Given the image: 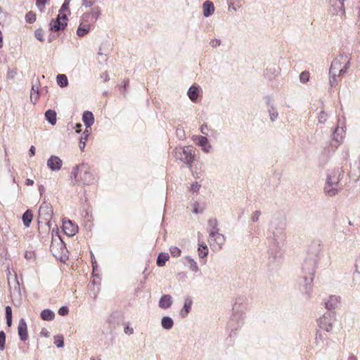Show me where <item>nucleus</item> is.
Returning <instances> with one entry per match:
<instances>
[{"mask_svg": "<svg viewBox=\"0 0 360 360\" xmlns=\"http://www.w3.org/2000/svg\"><path fill=\"white\" fill-rule=\"evenodd\" d=\"M25 184H26V185H27V186H32V185H33V184H34V181H33V180H32V179H27L26 180V183H25Z\"/></svg>", "mask_w": 360, "mask_h": 360, "instance_id": "774afa93", "label": "nucleus"}, {"mask_svg": "<svg viewBox=\"0 0 360 360\" xmlns=\"http://www.w3.org/2000/svg\"><path fill=\"white\" fill-rule=\"evenodd\" d=\"M245 309V305L244 304V299L243 297L237 298L234 304L233 305L232 316H238L239 318L243 319Z\"/></svg>", "mask_w": 360, "mask_h": 360, "instance_id": "ddd939ff", "label": "nucleus"}, {"mask_svg": "<svg viewBox=\"0 0 360 360\" xmlns=\"http://www.w3.org/2000/svg\"><path fill=\"white\" fill-rule=\"evenodd\" d=\"M172 304V298L169 295H162L159 300V307L161 309H168L171 307Z\"/></svg>", "mask_w": 360, "mask_h": 360, "instance_id": "4be33fe9", "label": "nucleus"}, {"mask_svg": "<svg viewBox=\"0 0 360 360\" xmlns=\"http://www.w3.org/2000/svg\"><path fill=\"white\" fill-rule=\"evenodd\" d=\"M33 218V214L31 210H27L22 215V221L23 224L25 227H29L30 226L31 221Z\"/></svg>", "mask_w": 360, "mask_h": 360, "instance_id": "c85d7f7f", "label": "nucleus"}, {"mask_svg": "<svg viewBox=\"0 0 360 360\" xmlns=\"http://www.w3.org/2000/svg\"><path fill=\"white\" fill-rule=\"evenodd\" d=\"M196 143L199 146H202V136H197V138H196Z\"/></svg>", "mask_w": 360, "mask_h": 360, "instance_id": "680f3d73", "label": "nucleus"}, {"mask_svg": "<svg viewBox=\"0 0 360 360\" xmlns=\"http://www.w3.org/2000/svg\"><path fill=\"white\" fill-rule=\"evenodd\" d=\"M198 206H199V203L195 202L194 204L193 210V213L198 214L199 212Z\"/></svg>", "mask_w": 360, "mask_h": 360, "instance_id": "e2e57ef3", "label": "nucleus"}, {"mask_svg": "<svg viewBox=\"0 0 360 360\" xmlns=\"http://www.w3.org/2000/svg\"><path fill=\"white\" fill-rule=\"evenodd\" d=\"M340 302V297L335 295L330 296L329 299L325 303L326 308L328 310H331L335 309L338 306V304Z\"/></svg>", "mask_w": 360, "mask_h": 360, "instance_id": "5701e85b", "label": "nucleus"}, {"mask_svg": "<svg viewBox=\"0 0 360 360\" xmlns=\"http://www.w3.org/2000/svg\"><path fill=\"white\" fill-rule=\"evenodd\" d=\"M8 283L10 290V296L13 302L20 304L22 298V294L17 276L14 275L12 278H8Z\"/></svg>", "mask_w": 360, "mask_h": 360, "instance_id": "0eeeda50", "label": "nucleus"}, {"mask_svg": "<svg viewBox=\"0 0 360 360\" xmlns=\"http://www.w3.org/2000/svg\"><path fill=\"white\" fill-rule=\"evenodd\" d=\"M63 162L60 158L56 155H51L47 160V167L51 171H58L60 169Z\"/></svg>", "mask_w": 360, "mask_h": 360, "instance_id": "2eb2a0df", "label": "nucleus"}, {"mask_svg": "<svg viewBox=\"0 0 360 360\" xmlns=\"http://www.w3.org/2000/svg\"><path fill=\"white\" fill-rule=\"evenodd\" d=\"M50 250L53 255L57 259H63L65 256L66 248L63 241L60 237L58 239H53L50 245Z\"/></svg>", "mask_w": 360, "mask_h": 360, "instance_id": "1a4fd4ad", "label": "nucleus"}, {"mask_svg": "<svg viewBox=\"0 0 360 360\" xmlns=\"http://www.w3.org/2000/svg\"><path fill=\"white\" fill-rule=\"evenodd\" d=\"M309 72L304 71L300 75V79L302 82L305 83L309 81Z\"/></svg>", "mask_w": 360, "mask_h": 360, "instance_id": "37998d69", "label": "nucleus"}, {"mask_svg": "<svg viewBox=\"0 0 360 360\" xmlns=\"http://www.w3.org/2000/svg\"><path fill=\"white\" fill-rule=\"evenodd\" d=\"M79 172L81 174V165L74 167L71 173L70 178L72 180L75 181L74 184L79 182V180L77 179V175Z\"/></svg>", "mask_w": 360, "mask_h": 360, "instance_id": "f704fd0d", "label": "nucleus"}, {"mask_svg": "<svg viewBox=\"0 0 360 360\" xmlns=\"http://www.w3.org/2000/svg\"><path fill=\"white\" fill-rule=\"evenodd\" d=\"M192 303V300L190 297H186L185 299L184 307L180 311V315L181 317L187 316L191 309Z\"/></svg>", "mask_w": 360, "mask_h": 360, "instance_id": "b1692460", "label": "nucleus"}, {"mask_svg": "<svg viewBox=\"0 0 360 360\" xmlns=\"http://www.w3.org/2000/svg\"><path fill=\"white\" fill-rule=\"evenodd\" d=\"M267 105L269 106L268 111L269 113L270 119L271 121H274L278 117V112L276 108L273 105H270V100L268 99Z\"/></svg>", "mask_w": 360, "mask_h": 360, "instance_id": "72a5a7b5", "label": "nucleus"}, {"mask_svg": "<svg viewBox=\"0 0 360 360\" xmlns=\"http://www.w3.org/2000/svg\"><path fill=\"white\" fill-rule=\"evenodd\" d=\"M82 121L86 126V129L90 128L94 123V116L91 111L86 110L82 115Z\"/></svg>", "mask_w": 360, "mask_h": 360, "instance_id": "412c9836", "label": "nucleus"}, {"mask_svg": "<svg viewBox=\"0 0 360 360\" xmlns=\"http://www.w3.org/2000/svg\"><path fill=\"white\" fill-rule=\"evenodd\" d=\"M338 1L339 5H338V7L339 8V11L342 12V14L345 13V6H344V1L345 0H337Z\"/></svg>", "mask_w": 360, "mask_h": 360, "instance_id": "4d7b16f0", "label": "nucleus"}, {"mask_svg": "<svg viewBox=\"0 0 360 360\" xmlns=\"http://www.w3.org/2000/svg\"><path fill=\"white\" fill-rule=\"evenodd\" d=\"M6 344V333L1 330L0 331V350L3 351L5 349Z\"/></svg>", "mask_w": 360, "mask_h": 360, "instance_id": "79ce46f5", "label": "nucleus"}, {"mask_svg": "<svg viewBox=\"0 0 360 360\" xmlns=\"http://www.w3.org/2000/svg\"><path fill=\"white\" fill-rule=\"evenodd\" d=\"M46 120L51 124L55 125L57 121L56 112L53 110H48L45 112Z\"/></svg>", "mask_w": 360, "mask_h": 360, "instance_id": "a878e982", "label": "nucleus"}, {"mask_svg": "<svg viewBox=\"0 0 360 360\" xmlns=\"http://www.w3.org/2000/svg\"><path fill=\"white\" fill-rule=\"evenodd\" d=\"M260 216H261V212L259 210H256L253 212L251 219L253 222H257L259 221Z\"/></svg>", "mask_w": 360, "mask_h": 360, "instance_id": "de8ad7c7", "label": "nucleus"}, {"mask_svg": "<svg viewBox=\"0 0 360 360\" xmlns=\"http://www.w3.org/2000/svg\"><path fill=\"white\" fill-rule=\"evenodd\" d=\"M344 134V130L342 128L336 127L335 131L332 135V141L331 146L335 148H337L339 146L340 141L342 139V134Z\"/></svg>", "mask_w": 360, "mask_h": 360, "instance_id": "a211bd4d", "label": "nucleus"}, {"mask_svg": "<svg viewBox=\"0 0 360 360\" xmlns=\"http://www.w3.org/2000/svg\"><path fill=\"white\" fill-rule=\"evenodd\" d=\"M70 2V1H65V0L64 1L62 6L60 7V8L59 10V13L63 14L62 13L64 11H69Z\"/></svg>", "mask_w": 360, "mask_h": 360, "instance_id": "a18cd8bd", "label": "nucleus"}, {"mask_svg": "<svg viewBox=\"0 0 360 360\" xmlns=\"http://www.w3.org/2000/svg\"><path fill=\"white\" fill-rule=\"evenodd\" d=\"M95 179L93 174L90 171V168L87 164L82 163L81 165V175L79 181L83 184H91Z\"/></svg>", "mask_w": 360, "mask_h": 360, "instance_id": "f8f14e48", "label": "nucleus"}, {"mask_svg": "<svg viewBox=\"0 0 360 360\" xmlns=\"http://www.w3.org/2000/svg\"><path fill=\"white\" fill-rule=\"evenodd\" d=\"M18 333L20 340L26 341L28 339L27 323L24 319L19 321Z\"/></svg>", "mask_w": 360, "mask_h": 360, "instance_id": "f3484780", "label": "nucleus"}, {"mask_svg": "<svg viewBox=\"0 0 360 360\" xmlns=\"http://www.w3.org/2000/svg\"><path fill=\"white\" fill-rule=\"evenodd\" d=\"M221 44V41L219 39H212L209 42V45L212 48H217V46H220Z\"/></svg>", "mask_w": 360, "mask_h": 360, "instance_id": "c03bdc74", "label": "nucleus"}, {"mask_svg": "<svg viewBox=\"0 0 360 360\" xmlns=\"http://www.w3.org/2000/svg\"><path fill=\"white\" fill-rule=\"evenodd\" d=\"M186 259L189 264V269L191 271L196 272L198 270L197 263L190 257H187Z\"/></svg>", "mask_w": 360, "mask_h": 360, "instance_id": "4c0bfd02", "label": "nucleus"}, {"mask_svg": "<svg viewBox=\"0 0 360 360\" xmlns=\"http://www.w3.org/2000/svg\"><path fill=\"white\" fill-rule=\"evenodd\" d=\"M68 16L66 14L59 13L56 19H52L49 23V30L56 32L65 30L68 26Z\"/></svg>", "mask_w": 360, "mask_h": 360, "instance_id": "9d476101", "label": "nucleus"}, {"mask_svg": "<svg viewBox=\"0 0 360 360\" xmlns=\"http://www.w3.org/2000/svg\"><path fill=\"white\" fill-rule=\"evenodd\" d=\"M176 136L180 139H182L184 138L185 136V134H184V131L182 128L181 127H177L176 130Z\"/></svg>", "mask_w": 360, "mask_h": 360, "instance_id": "864d4df0", "label": "nucleus"}, {"mask_svg": "<svg viewBox=\"0 0 360 360\" xmlns=\"http://www.w3.org/2000/svg\"><path fill=\"white\" fill-rule=\"evenodd\" d=\"M25 20L28 23H33L36 20V15L32 11H29L25 15Z\"/></svg>", "mask_w": 360, "mask_h": 360, "instance_id": "ea45409f", "label": "nucleus"}, {"mask_svg": "<svg viewBox=\"0 0 360 360\" xmlns=\"http://www.w3.org/2000/svg\"><path fill=\"white\" fill-rule=\"evenodd\" d=\"M56 82L60 87H65L68 85V77L64 74H59L57 75Z\"/></svg>", "mask_w": 360, "mask_h": 360, "instance_id": "2f4dec72", "label": "nucleus"}, {"mask_svg": "<svg viewBox=\"0 0 360 360\" xmlns=\"http://www.w3.org/2000/svg\"><path fill=\"white\" fill-rule=\"evenodd\" d=\"M326 118H327V115L325 113L324 111H321L319 115V122L320 123H324L326 120Z\"/></svg>", "mask_w": 360, "mask_h": 360, "instance_id": "5fc2aeb1", "label": "nucleus"}, {"mask_svg": "<svg viewBox=\"0 0 360 360\" xmlns=\"http://www.w3.org/2000/svg\"><path fill=\"white\" fill-rule=\"evenodd\" d=\"M101 14V11L98 6L94 7L90 12L85 13L82 15L84 20H88L91 17L94 22H96Z\"/></svg>", "mask_w": 360, "mask_h": 360, "instance_id": "aec40b11", "label": "nucleus"}, {"mask_svg": "<svg viewBox=\"0 0 360 360\" xmlns=\"http://www.w3.org/2000/svg\"><path fill=\"white\" fill-rule=\"evenodd\" d=\"M95 2H96L95 0H83L82 6H84L86 8L90 7V6H93L95 4Z\"/></svg>", "mask_w": 360, "mask_h": 360, "instance_id": "8fccbe9b", "label": "nucleus"}, {"mask_svg": "<svg viewBox=\"0 0 360 360\" xmlns=\"http://www.w3.org/2000/svg\"><path fill=\"white\" fill-rule=\"evenodd\" d=\"M202 243H201L200 242V240H198V255H199V257L202 258Z\"/></svg>", "mask_w": 360, "mask_h": 360, "instance_id": "bf43d9fd", "label": "nucleus"}, {"mask_svg": "<svg viewBox=\"0 0 360 360\" xmlns=\"http://www.w3.org/2000/svg\"><path fill=\"white\" fill-rule=\"evenodd\" d=\"M89 134H90V131H89V130H88L86 129L82 133V134L81 136V138H80V140H79V147L81 150H83L84 148H85V146H86V141L87 138L89 136Z\"/></svg>", "mask_w": 360, "mask_h": 360, "instance_id": "c756f323", "label": "nucleus"}, {"mask_svg": "<svg viewBox=\"0 0 360 360\" xmlns=\"http://www.w3.org/2000/svg\"><path fill=\"white\" fill-rule=\"evenodd\" d=\"M49 0H36V6L41 13L44 12L45 6Z\"/></svg>", "mask_w": 360, "mask_h": 360, "instance_id": "58836bf2", "label": "nucleus"}, {"mask_svg": "<svg viewBox=\"0 0 360 360\" xmlns=\"http://www.w3.org/2000/svg\"><path fill=\"white\" fill-rule=\"evenodd\" d=\"M124 333L129 335H131L134 333V329L132 328H130L129 326H127L124 327Z\"/></svg>", "mask_w": 360, "mask_h": 360, "instance_id": "052dcab7", "label": "nucleus"}, {"mask_svg": "<svg viewBox=\"0 0 360 360\" xmlns=\"http://www.w3.org/2000/svg\"><path fill=\"white\" fill-rule=\"evenodd\" d=\"M286 228V219L283 214H274L270 223V231L275 243H278L285 238L284 231Z\"/></svg>", "mask_w": 360, "mask_h": 360, "instance_id": "7ed1b4c3", "label": "nucleus"}, {"mask_svg": "<svg viewBox=\"0 0 360 360\" xmlns=\"http://www.w3.org/2000/svg\"><path fill=\"white\" fill-rule=\"evenodd\" d=\"M201 187V185L198 184V182H195L192 184L191 187V191L193 193L198 192Z\"/></svg>", "mask_w": 360, "mask_h": 360, "instance_id": "603ef678", "label": "nucleus"}, {"mask_svg": "<svg viewBox=\"0 0 360 360\" xmlns=\"http://www.w3.org/2000/svg\"><path fill=\"white\" fill-rule=\"evenodd\" d=\"M29 154L32 157V156H34L35 155V148L34 146H32L29 150Z\"/></svg>", "mask_w": 360, "mask_h": 360, "instance_id": "0e129e2a", "label": "nucleus"}, {"mask_svg": "<svg viewBox=\"0 0 360 360\" xmlns=\"http://www.w3.org/2000/svg\"><path fill=\"white\" fill-rule=\"evenodd\" d=\"M16 74V72L14 71V70H12V71H9L8 72V78H13L14 77V75Z\"/></svg>", "mask_w": 360, "mask_h": 360, "instance_id": "69168bd1", "label": "nucleus"}, {"mask_svg": "<svg viewBox=\"0 0 360 360\" xmlns=\"http://www.w3.org/2000/svg\"><path fill=\"white\" fill-rule=\"evenodd\" d=\"M40 316L44 321H52L55 317V314L51 310L46 309L41 311Z\"/></svg>", "mask_w": 360, "mask_h": 360, "instance_id": "cd10ccee", "label": "nucleus"}, {"mask_svg": "<svg viewBox=\"0 0 360 360\" xmlns=\"http://www.w3.org/2000/svg\"><path fill=\"white\" fill-rule=\"evenodd\" d=\"M52 206L46 202L41 203L39 209V222L45 223L50 226V221L53 217Z\"/></svg>", "mask_w": 360, "mask_h": 360, "instance_id": "6e6552de", "label": "nucleus"}, {"mask_svg": "<svg viewBox=\"0 0 360 360\" xmlns=\"http://www.w3.org/2000/svg\"><path fill=\"white\" fill-rule=\"evenodd\" d=\"M351 58L345 54L341 53L332 62L329 70V74L334 75H342L347 72L350 67Z\"/></svg>", "mask_w": 360, "mask_h": 360, "instance_id": "39448f33", "label": "nucleus"}, {"mask_svg": "<svg viewBox=\"0 0 360 360\" xmlns=\"http://www.w3.org/2000/svg\"><path fill=\"white\" fill-rule=\"evenodd\" d=\"M54 344L57 347L61 348L64 346V340L63 335H55L54 336Z\"/></svg>", "mask_w": 360, "mask_h": 360, "instance_id": "e433bc0d", "label": "nucleus"}, {"mask_svg": "<svg viewBox=\"0 0 360 360\" xmlns=\"http://www.w3.org/2000/svg\"><path fill=\"white\" fill-rule=\"evenodd\" d=\"M173 153L176 159L186 164H191L195 158V150L193 147L191 146L184 148H176Z\"/></svg>", "mask_w": 360, "mask_h": 360, "instance_id": "423d86ee", "label": "nucleus"}, {"mask_svg": "<svg viewBox=\"0 0 360 360\" xmlns=\"http://www.w3.org/2000/svg\"><path fill=\"white\" fill-rule=\"evenodd\" d=\"M35 37L40 41H44L43 31L41 29H39V30H36V32H35Z\"/></svg>", "mask_w": 360, "mask_h": 360, "instance_id": "49530a36", "label": "nucleus"}, {"mask_svg": "<svg viewBox=\"0 0 360 360\" xmlns=\"http://www.w3.org/2000/svg\"><path fill=\"white\" fill-rule=\"evenodd\" d=\"M6 324L8 327H10L12 324V317L6 318Z\"/></svg>", "mask_w": 360, "mask_h": 360, "instance_id": "338daca9", "label": "nucleus"}, {"mask_svg": "<svg viewBox=\"0 0 360 360\" xmlns=\"http://www.w3.org/2000/svg\"><path fill=\"white\" fill-rule=\"evenodd\" d=\"M6 318L12 317V309L10 306H6L5 308Z\"/></svg>", "mask_w": 360, "mask_h": 360, "instance_id": "13d9d810", "label": "nucleus"}, {"mask_svg": "<svg viewBox=\"0 0 360 360\" xmlns=\"http://www.w3.org/2000/svg\"><path fill=\"white\" fill-rule=\"evenodd\" d=\"M212 146L208 143V141L206 136H204V152L209 153Z\"/></svg>", "mask_w": 360, "mask_h": 360, "instance_id": "09e8293b", "label": "nucleus"}, {"mask_svg": "<svg viewBox=\"0 0 360 360\" xmlns=\"http://www.w3.org/2000/svg\"><path fill=\"white\" fill-rule=\"evenodd\" d=\"M68 312H69V309H68V307H65V306H63L58 309V314L60 316H65L68 314Z\"/></svg>", "mask_w": 360, "mask_h": 360, "instance_id": "3c124183", "label": "nucleus"}, {"mask_svg": "<svg viewBox=\"0 0 360 360\" xmlns=\"http://www.w3.org/2000/svg\"><path fill=\"white\" fill-rule=\"evenodd\" d=\"M198 88L195 86H192L188 89V96L192 101H195L197 100L198 96Z\"/></svg>", "mask_w": 360, "mask_h": 360, "instance_id": "473e14b6", "label": "nucleus"}, {"mask_svg": "<svg viewBox=\"0 0 360 360\" xmlns=\"http://www.w3.org/2000/svg\"><path fill=\"white\" fill-rule=\"evenodd\" d=\"M323 242L321 239L313 240L307 249L308 257L304 260L302 270L305 274L300 278V285H303L302 290L305 294H309L313 281L314 269L323 255Z\"/></svg>", "mask_w": 360, "mask_h": 360, "instance_id": "f257e3e1", "label": "nucleus"}, {"mask_svg": "<svg viewBox=\"0 0 360 360\" xmlns=\"http://www.w3.org/2000/svg\"><path fill=\"white\" fill-rule=\"evenodd\" d=\"M63 227L64 233L69 236H75L78 231V226L69 219L63 221Z\"/></svg>", "mask_w": 360, "mask_h": 360, "instance_id": "4468645a", "label": "nucleus"}, {"mask_svg": "<svg viewBox=\"0 0 360 360\" xmlns=\"http://www.w3.org/2000/svg\"><path fill=\"white\" fill-rule=\"evenodd\" d=\"M217 225L216 219H210L207 221V231L210 233L209 243L210 247L214 250H220L225 242V237L219 233Z\"/></svg>", "mask_w": 360, "mask_h": 360, "instance_id": "20e7f679", "label": "nucleus"}, {"mask_svg": "<svg viewBox=\"0 0 360 360\" xmlns=\"http://www.w3.org/2000/svg\"><path fill=\"white\" fill-rule=\"evenodd\" d=\"M38 98H39V89H38V87H37L35 89L34 86H32V90H31V95H30L31 101L33 103H35L37 102V101L38 100Z\"/></svg>", "mask_w": 360, "mask_h": 360, "instance_id": "c9c22d12", "label": "nucleus"}, {"mask_svg": "<svg viewBox=\"0 0 360 360\" xmlns=\"http://www.w3.org/2000/svg\"><path fill=\"white\" fill-rule=\"evenodd\" d=\"M214 12V6L211 1L204 2V17H209Z\"/></svg>", "mask_w": 360, "mask_h": 360, "instance_id": "393cba45", "label": "nucleus"}, {"mask_svg": "<svg viewBox=\"0 0 360 360\" xmlns=\"http://www.w3.org/2000/svg\"><path fill=\"white\" fill-rule=\"evenodd\" d=\"M81 22L77 30V34L82 37L86 35L90 30L91 24L88 22V20H84L82 18Z\"/></svg>", "mask_w": 360, "mask_h": 360, "instance_id": "6ab92c4d", "label": "nucleus"}, {"mask_svg": "<svg viewBox=\"0 0 360 360\" xmlns=\"http://www.w3.org/2000/svg\"><path fill=\"white\" fill-rule=\"evenodd\" d=\"M335 320V315L333 311H329L326 312L323 316L318 320L319 326L321 328L330 331L333 328V323Z\"/></svg>", "mask_w": 360, "mask_h": 360, "instance_id": "9b49d317", "label": "nucleus"}, {"mask_svg": "<svg viewBox=\"0 0 360 360\" xmlns=\"http://www.w3.org/2000/svg\"><path fill=\"white\" fill-rule=\"evenodd\" d=\"M162 327L166 330H169L172 328L174 326V321L169 316H163L161 320Z\"/></svg>", "mask_w": 360, "mask_h": 360, "instance_id": "bb28decb", "label": "nucleus"}, {"mask_svg": "<svg viewBox=\"0 0 360 360\" xmlns=\"http://www.w3.org/2000/svg\"><path fill=\"white\" fill-rule=\"evenodd\" d=\"M243 319L232 316L227 323V328L233 332L240 328L243 324Z\"/></svg>", "mask_w": 360, "mask_h": 360, "instance_id": "dca6fc26", "label": "nucleus"}, {"mask_svg": "<svg viewBox=\"0 0 360 360\" xmlns=\"http://www.w3.org/2000/svg\"><path fill=\"white\" fill-rule=\"evenodd\" d=\"M343 175L344 172L341 168H337L328 171L326 176V181L323 188L324 193L327 196L333 197L342 190L340 180L342 179Z\"/></svg>", "mask_w": 360, "mask_h": 360, "instance_id": "f03ea898", "label": "nucleus"}, {"mask_svg": "<svg viewBox=\"0 0 360 360\" xmlns=\"http://www.w3.org/2000/svg\"><path fill=\"white\" fill-rule=\"evenodd\" d=\"M169 257L167 253L161 252L159 254L157 258V265L158 266H165L166 262L169 259Z\"/></svg>", "mask_w": 360, "mask_h": 360, "instance_id": "7c9ffc66", "label": "nucleus"}, {"mask_svg": "<svg viewBox=\"0 0 360 360\" xmlns=\"http://www.w3.org/2000/svg\"><path fill=\"white\" fill-rule=\"evenodd\" d=\"M330 75V84L331 86H335L337 84V79L336 77L338 75H334L333 74H329Z\"/></svg>", "mask_w": 360, "mask_h": 360, "instance_id": "6e6d98bb", "label": "nucleus"}, {"mask_svg": "<svg viewBox=\"0 0 360 360\" xmlns=\"http://www.w3.org/2000/svg\"><path fill=\"white\" fill-rule=\"evenodd\" d=\"M171 255L174 257H178L181 255V250L176 246L171 247L169 249Z\"/></svg>", "mask_w": 360, "mask_h": 360, "instance_id": "a19ab883", "label": "nucleus"}]
</instances>
